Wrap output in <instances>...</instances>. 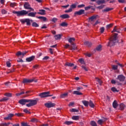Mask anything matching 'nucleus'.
I'll use <instances>...</instances> for the list:
<instances>
[{
    "label": "nucleus",
    "mask_w": 126,
    "mask_h": 126,
    "mask_svg": "<svg viewBox=\"0 0 126 126\" xmlns=\"http://www.w3.org/2000/svg\"><path fill=\"white\" fill-rule=\"evenodd\" d=\"M73 94H75L76 95H82V93L79 92L78 91H74Z\"/></svg>",
    "instance_id": "obj_26"
},
{
    "label": "nucleus",
    "mask_w": 126,
    "mask_h": 126,
    "mask_svg": "<svg viewBox=\"0 0 126 126\" xmlns=\"http://www.w3.org/2000/svg\"><path fill=\"white\" fill-rule=\"evenodd\" d=\"M11 7H14V6H15V5H16V3H11L10 4Z\"/></svg>",
    "instance_id": "obj_55"
},
{
    "label": "nucleus",
    "mask_w": 126,
    "mask_h": 126,
    "mask_svg": "<svg viewBox=\"0 0 126 126\" xmlns=\"http://www.w3.org/2000/svg\"><path fill=\"white\" fill-rule=\"evenodd\" d=\"M70 111L72 113H78V110L75 108H72V109H70Z\"/></svg>",
    "instance_id": "obj_34"
},
{
    "label": "nucleus",
    "mask_w": 126,
    "mask_h": 126,
    "mask_svg": "<svg viewBox=\"0 0 126 126\" xmlns=\"http://www.w3.org/2000/svg\"><path fill=\"white\" fill-rule=\"evenodd\" d=\"M76 7V4H73L71 5H70V8L72 9H73V8H75Z\"/></svg>",
    "instance_id": "obj_50"
},
{
    "label": "nucleus",
    "mask_w": 126,
    "mask_h": 126,
    "mask_svg": "<svg viewBox=\"0 0 126 126\" xmlns=\"http://www.w3.org/2000/svg\"><path fill=\"white\" fill-rule=\"evenodd\" d=\"M84 10H80L79 11H76L74 13L75 15H81L82 14H84Z\"/></svg>",
    "instance_id": "obj_9"
},
{
    "label": "nucleus",
    "mask_w": 126,
    "mask_h": 126,
    "mask_svg": "<svg viewBox=\"0 0 126 126\" xmlns=\"http://www.w3.org/2000/svg\"><path fill=\"white\" fill-rule=\"evenodd\" d=\"M36 14H37V12H32L28 14V16H30L31 17H35Z\"/></svg>",
    "instance_id": "obj_15"
},
{
    "label": "nucleus",
    "mask_w": 126,
    "mask_h": 126,
    "mask_svg": "<svg viewBox=\"0 0 126 126\" xmlns=\"http://www.w3.org/2000/svg\"><path fill=\"white\" fill-rule=\"evenodd\" d=\"M64 124H65V125H67V126H70V125L72 124V122H71V121H65L64 122Z\"/></svg>",
    "instance_id": "obj_39"
},
{
    "label": "nucleus",
    "mask_w": 126,
    "mask_h": 126,
    "mask_svg": "<svg viewBox=\"0 0 126 126\" xmlns=\"http://www.w3.org/2000/svg\"><path fill=\"white\" fill-rule=\"evenodd\" d=\"M112 69H113L114 70H117L118 69V65H112Z\"/></svg>",
    "instance_id": "obj_42"
},
{
    "label": "nucleus",
    "mask_w": 126,
    "mask_h": 126,
    "mask_svg": "<svg viewBox=\"0 0 126 126\" xmlns=\"http://www.w3.org/2000/svg\"><path fill=\"white\" fill-rule=\"evenodd\" d=\"M120 107L121 110H124L126 106L125 105V104H124V103H121L120 104Z\"/></svg>",
    "instance_id": "obj_37"
},
{
    "label": "nucleus",
    "mask_w": 126,
    "mask_h": 126,
    "mask_svg": "<svg viewBox=\"0 0 126 126\" xmlns=\"http://www.w3.org/2000/svg\"><path fill=\"white\" fill-rule=\"evenodd\" d=\"M29 103H31L32 104V106H34V105H36L37 104V101L39 100L38 98H36L35 100H32V99H28Z\"/></svg>",
    "instance_id": "obj_7"
},
{
    "label": "nucleus",
    "mask_w": 126,
    "mask_h": 126,
    "mask_svg": "<svg viewBox=\"0 0 126 126\" xmlns=\"http://www.w3.org/2000/svg\"><path fill=\"white\" fill-rule=\"evenodd\" d=\"M22 126H29L28 125H27V123H22Z\"/></svg>",
    "instance_id": "obj_64"
},
{
    "label": "nucleus",
    "mask_w": 126,
    "mask_h": 126,
    "mask_svg": "<svg viewBox=\"0 0 126 126\" xmlns=\"http://www.w3.org/2000/svg\"><path fill=\"white\" fill-rule=\"evenodd\" d=\"M84 44L88 47H90L92 45V43L89 42V41H85Z\"/></svg>",
    "instance_id": "obj_27"
},
{
    "label": "nucleus",
    "mask_w": 126,
    "mask_h": 126,
    "mask_svg": "<svg viewBox=\"0 0 126 126\" xmlns=\"http://www.w3.org/2000/svg\"><path fill=\"white\" fill-rule=\"evenodd\" d=\"M4 96H6L7 97H11V93H5Z\"/></svg>",
    "instance_id": "obj_49"
},
{
    "label": "nucleus",
    "mask_w": 126,
    "mask_h": 126,
    "mask_svg": "<svg viewBox=\"0 0 126 126\" xmlns=\"http://www.w3.org/2000/svg\"><path fill=\"white\" fill-rule=\"evenodd\" d=\"M31 122H32V123H36V122H37V119H35V118H33V119H32L31 120Z\"/></svg>",
    "instance_id": "obj_57"
},
{
    "label": "nucleus",
    "mask_w": 126,
    "mask_h": 126,
    "mask_svg": "<svg viewBox=\"0 0 126 126\" xmlns=\"http://www.w3.org/2000/svg\"><path fill=\"white\" fill-rule=\"evenodd\" d=\"M67 95H68V93H65L64 94H62L60 95V97H61V98H65V97H66V96H67Z\"/></svg>",
    "instance_id": "obj_29"
},
{
    "label": "nucleus",
    "mask_w": 126,
    "mask_h": 126,
    "mask_svg": "<svg viewBox=\"0 0 126 126\" xmlns=\"http://www.w3.org/2000/svg\"><path fill=\"white\" fill-rule=\"evenodd\" d=\"M7 100H8V98L4 97L0 99V102H5V101H7Z\"/></svg>",
    "instance_id": "obj_33"
},
{
    "label": "nucleus",
    "mask_w": 126,
    "mask_h": 126,
    "mask_svg": "<svg viewBox=\"0 0 126 126\" xmlns=\"http://www.w3.org/2000/svg\"><path fill=\"white\" fill-rule=\"evenodd\" d=\"M89 105L91 108H94L95 107V105H94V103L91 100L89 102Z\"/></svg>",
    "instance_id": "obj_22"
},
{
    "label": "nucleus",
    "mask_w": 126,
    "mask_h": 126,
    "mask_svg": "<svg viewBox=\"0 0 126 126\" xmlns=\"http://www.w3.org/2000/svg\"><path fill=\"white\" fill-rule=\"evenodd\" d=\"M31 82H33V80L24 79L23 81V83H30Z\"/></svg>",
    "instance_id": "obj_17"
},
{
    "label": "nucleus",
    "mask_w": 126,
    "mask_h": 126,
    "mask_svg": "<svg viewBox=\"0 0 126 126\" xmlns=\"http://www.w3.org/2000/svg\"><path fill=\"white\" fill-rule=\"evenodd\" d=\"M92 7L91 6H89L87 7H85V10H88V9H90V8Z\"/></svg>",
    "instance_id": "obj_62"
},
{
    "label": "nucleus",
    "mask_w": 126,
    "mask_h": 126,
    "mask_svg": "<svg viewBox=\"0 0 126 126\" xmlns=\"http://www.w3.org/2000/svg\"><path fill=\"white\" fill-rule=\"evenodd\" d=\"M97 18V15H93L89 18V21L90 22H92Z\"/></svg>",
    "instance_id": "obj_11"
},
{
    "label": "nucleus",
    "mask_w": 126,
    "mask_h": 126,
    "mask_svg": "<svg viewBox=\"0 0 126 126\" xmlns=\"http://www.w3.org/2000/svg\"><path fill=\"white\" fill-rule=\"evenodd\" d=\"M6 65L8 67H10V66H11V64L10 63V62H6Z\"/></svg>",
    "instance_id": "obj_52"
},
{
    "label": "nucleus",
    "mask_w": 126,
    "mask_h": 126,
    "mask_svg": "<svg viewBox=\"0 0 126 126\" xmlns=\"http://www.w3.org/2000/svg\"><path fill=\"white\" fill-rule=\"evenodd\" d=\"M111 10H113V8H106L105 9H104L103 10V11L104 12H108V11H110Z\"/></svg>",
    "instance_id": "obj_32"
},
{
    "label": "nucleus",
    "mask_w": 126,
    "mask_h": 126,
    "mask_svg": "<svg viewBox=\"0 0 126 126\" xmlns=\"http://www.w3.org/2000/svg\"><path fill=\"white\" fill-rule=\"evenodd\" d=\"M106 2V1L105 0H100L96 1V3L98 4H101V3H105Z\"/></svg>",
    "instance_id": "obj_28"
},
{
    "label": "nucleus",
    "mask_w": 126,
    "mask_h": 126,
    "mask_svg": "<svg viewBox=\"0 0 126 126\" xmlns=\"http://www.w3.org/2000/svg\"><path fill=\"white\" fill-rule=\"evenodd\" d=\"M76 49H77L76 45H75V44L74 43L72 44L71 50L72 51H75V50H76Z\"/></svg>",
    "instance_id": "obj_20"
},
{
    "label": "nucleus",
    "mask_w": 126,
    "mask_h": 126,
    "mask_svg": "<svg viewBox=\"0 0 126 126\" xmlns=\"http://www.w3.org/2000/svg\"><path fill=\"white\" fill-rule=\"evenodd\" d=\"M111 91L113 92H119V90H118L115 87H112L111 88Z\"/></svg>",
    "instance_id": "obj_40"
},
{
    "label": "nucleus",
    "mask_w": 126,
    "mask_h": 126,
    "mask_svg": "<svg viewBox=\"0 0 126 126\" xmlns=\"http://www.w3.org/2000/svg\"><path fill=\"white\" fill-rule=\"evenodd\" d=\"M24 113H26V114H31V112L29 111L28 110H27L26 109L24 110Z\"/></svg>",
    "instance_id": "obj_53"
},
{
    "label": "nucleus",
    "mask_w": 126,
    "mask_h": 126,
    "mask_svg": "<svg viewBox=\"0 0 126 126\" xmlns=\"http://www.w3.org/2000/svg\"><path fill=\"white\" fill-rule=\"evenodd\" d=\"M65 65L67 66H73V63H66Z\"/></svg>",
    "instance_id": "obj_43"
},
{
    "label": "nucleus",
    "mask_w": 126,
    "mask_h": 126,
    "mask_svg": "<svg viewBox=\"0 0 126 126\" xmlns=\"http://www.w3.org/2000/svg\"><path fill=\"white\" fill-rule=\"evenodd\" d=\"M62 36H63V34H57L55 35L54 37L56 40H60L62 38Z\"/></svg>",
    "instance_id": "obj_19"
},
{
    "label": "nucleus",
    "mask_w": 126,
    "mask_h": 126,
    "mask_svg": "<svg viewBox=\"0 0 126 126\" xmlns=\"http://www.w3.org/2000/svg\"><path fill=\"white\" fill-rule=\"evenodd\" d=\"M114 32H117V33H121L120 28H118L117 26H115L113 30L112 31V33H114Z\"/></svg>",
    "instance_id": "obj_10"
},
{
    "label": "nucleus",
    "mask_w": 126,
    "mask_h": 126,
    "mask_svg": "<svg viewBox=\"0 0 126 126\" xmlns=\"http://www.w3.org/2000/svg\"><path fill=\"white\" fill-rule=\"evenodd\" d=\"M16 56H17V57H19V56H21V52L19 51L16 53Z\"/></svg>",
    "instance_id": "obj_59"
},
{
    "label": "nucleus",
    "mask_w": 126,
    "mask_h": 126,
    "mask_svg": "<svg viewBox=\"0 0 126 126\" xmlns=\"http://www.w3.org/2000/svg\"><path fill=\"white\" fill-rule=\"evenodd\" d=\"M29 100L26 99H22L19 101V104L22 105V106H23L25 105L26 103H29Z\"/></svg>",
    "instance_id": "obj_6"
},
{
    "label": "nucleus",
    "mask_w": 126,
    "mask_h": 126,
    "mask_svg": "<svg viewBox=\"0 0 126 126\" xmlns=\"http://www.w3.org/2000/svg\"><path fill=\"white\" fill-rule=\"evenodd\" d=\"M47 60H49V57L48 56H45L43 58V61H47Z\"/></svg>",
    "instance_id": "obj_60"
},
{
    "label": "nucleus",
    "mask_w": 126,
    "mask_h": 126,
    "mask_svg": "<svg viewBox=\"0 0 126 126\" xmlns=\"http://www.w3.org/2000/svg\"><path fill=\"white\" fill-rule=\"evenodd\" d=\"M22 23H27V25H30V22H32L33 21L32 20H30L29 19H21L20 20Z\"/></svg>",
    "instance_id": "obj_4"
},
{
    "label": "nucleus",
    "mask_w": 126,
    "mask_h": 126,
    "mask_svg": "<svg viewBox=\"0 0 126 126\" xmlns=\"http://www.w3.org/2000/svg\"><path fill=\"white\" fill-rule=\"evenodd\" d=\"M60 17L63 19H66L67 18H69V15L67 14H64L60 16Z\"/></svg>",
    "instance_id": "obj_14"
},
{
    "label": "nucleus",
    "mask_w": 126,
    "mask_h": 126,
    "mask_svg": "<svg viewBox=\"0 0 126 126\" xmlns=\"http://www.w3.org/2000/svg\"><path fill=\"white\" fill-rule=\"evenodd\" d=\"M78 62H79V63H80L82 64H85V61H84V60L82 58L79 59Z\"/></svg>",
    "instance_id": "obj_23"
},
{
    "label": "nucleus",
    "mask_w": 126,
    "mask_h": 126,
    "mask_svg": "<svg viewBox=\"0 0 126 126\" xmlns=\"http://www.w3.org/2000/svg\"><path fill=\"white\" fill-rule=\"evenodd\" d=\"M71 11H72V9L70 7V8H69L68 10H66L65 12V13H68L69 12H71Z\"/></svg>",
    "instance_id": "obj_45"
},
{
    "label": "nucleus",
    "mask_w": 126,
    "mask_h": 126,
    "mask_svg": "<svg viewBox=\"0 0 126 126\" xmlns=\"http://www.w3.org/2000/svg\"><path fill=\"white\" fill-rule=\"evenodd\" d=\"M72 120H74V121H78L79 120V116H73L72 117Z\"/></svg>",
    "instance_id": "obj_24"
},
{
    "label": "nucleus",
    "mask_w": 126,
    "mask_h": 126,
    "mask_svg": "<svg viewBox=\"0 0 126 126\" xmlns=\"http://www.w3.org/2000/svg\"><path fill=\"white\" fill-rule=\"evenodd\" d=\"M61 26H62L63 27L64 26H67V24L66 22H63L61 24Z\"/></svg>",
    "instance_id": "obj_46"
},
{
    "label": "nucleus",
    "mask_w": 126,
    "mask_h": 126,
    "mask_svg": "<svg viewBox=\"0 0 126 126\" xmlns=\"http://www.w3.org/2000/svg\"><path fill=\"white\" fill-rule=\"evenodd\" d=\"M82 103L85 107H88V105H89V102L86 100H83Z\"/></svg>",
    "instance_id": "obj_21"
},
{
    "label": "nucleus",
    "mask_w": 126,
    "mask_h": 126,
    "mask_svg": "<svg viewBox=\"0 0 126 126\" xmlns=\"http://www.w3.org/2000/svg\"><path fill=\"white\" fill-rule=\"evenodd\" d=\"M25 94V92H22L21 93L16 94V96H20V95H22V94Z\"/></svg>",
    "instance_id": "obj_47"
},
{
    "label": "nucleus",
    "mask_w": 126,
    "mask_h": 126,
    "mask_svg": "<svg viewBox=\"0 0 126 126\" xmlns=\"http://www.w3.org/2000/svg\"><path fill=\"white\" fill-rule=\"evenodd\" d=\"M118 33H115L114 35L111 37V38L109 40V42H108L107 46L109 47H112L115 45V43L118 42Z\"/></svg>",
    "instance_id": "obj_1"
},
{
    "label": "nucleus",
    "mask_w": 126,
    "mask_h": 126,
    "mask_svg": "<svg viewBox=\"0 0 126 126\" xmlns=\"http://www.w3.org/2000/svg\"><path fill=\"white\" fill-rule=\"evenodd\" d=\"M91 126H97V124H96V122L94 121H92L91 122Z\"/></svg>",
    "instance_id": "obj_44"
},
{
    "label": "nucleus",
    "mask_w": 126,
    "mask_h": 126,
    "mask_svg": "<svg viewBox=\"0 0 126 126\" xmlns=\"http://www.w3.org/2000/svg\"><path fill=\"white\" fill-rule=\"evenodd\" d=\"M13 13L14 14H17V16H20L22 15H26V14H28V12L26 10H21L19 11H13Z\"/></svg>",
    "instance_id": "obj_2"
},
{
    "label": "nucleus",
    "mask_w": 126,
    "mask_h": 126,
    "mask_svg": "<svg viewBox=\"0 0 126 126\" xmlns=\"http://www.w3.org/2000/svg\"><path fill=\"white\" fill-rule=\"evenodd\" d=\"M103 122L104 121H103L102 120H99L97 121V124H98L99 125H102V124H103Z\"/></svg>",
    "instance_id": "obj_51"
},
{
    "label": "nucleus",
    "mask_w": 126,
    "mask_h": 126,
    "mask_svg": "<svg viewBox=\"0 0 126 126\" xmlns=\"http://www.w3.org/2000/svg\"><path fill=\"white\" fill-rule=\"evenodd\" d=\"M84 6H85V5H84V4H81V5H78V7L79 8H82V7H84Z\"/></svg>",
    "instance_id": "obj_54"
},
{
    "label": "nucleus",
    "mask_w": 126,
    "mask_h": 126,
    "mask_svg": "<svg viewBox=\"0 0 126 126\" xmlns=\"http://www.w3.org/2000/svg\"><path fill=\"white\" fill-rule=\"evenodd\" d=\"M49 94H50V92H46L39 94L38 96H39L40 98H46L49 97Z\"/></svg>",
    "instance_id": "obj_3"
},
{
    "label": "nucleus",
    "mask_w": 126,
    "mask_h": 126,
    "mask_svg": "<svg viewBox=\"0 0 126 126\" xmlns=\"http://www.w3.org/2000/svg\"><path fill=\"white\" fill-rule=\"evenodd\" d=\"M105 31V28L104 27H102L100 28V32L103 33Z\"/></svg>",
    "instance_id": "obj_58"
},
{
    "label": "nucleus",
    "mask_w": 126,
    "mask_h": 126,
    "mask_svg": "<svg viewBox=\"0 0 126 126\" xmlns=\"http://www.w3.org/2000/svg\"><path fill=\"white\" fill-rule=\"evenodd\" d=\"M55 103H52V102H49V103H46L45 104V107H47V108H52L55 106Z\"/></svg>",
    "instance_id": "obj_8"
},
{
    "label": "nucleus",
    "mask_w": 126,
    "mask_h": 126,
    "mask_svg": "<svg viewBox=\"0 0 126 126\" xmlns=\"http://www.w3.org/2000/svg\"><path fill=\"white\" fill-rule=\"evenodd\" d=\"M52 22H57L58 19L57 18H53L52 20Z\"/></svg>",
    "instance_id": "obj_56"
},
{
    "label": "nucleus",
    "mask_w": 126,
    "mask_h": 126,
    "mask_svg": "<svg viewBox=\"0 0 126 126\" xmlns=\"http://www.w3.org/2000/svg\"><path fill=\"white\" fill-rule=\"evenodd\" d=\"M96 81L99 83L100 85L102 84V81L99 78H95Z\"/></svg>",
    "instance_id": "obj_36"
},
{
    "label": "nucleus",
    "mask_w": 126,
    "mask_h": 126,
    "mask_svg": "<svg viewBox=\"0 0 126 126\" xmlns=\"http://www.w3.org/2000/svg\"><path fill=\"white\" fill-rule=\"evenodd\" d=\"M75 40V38H73V37H71L70 38H69L68 39V42L69 43H72V42H73V41Z\"/></svg>",
    "instance_id": "obj_38"
},
{
    "label": "nucleus",
    "mask_w": 126,
    "mask_h": 126,
    "mask_svg": "<svg viewBox=\"0 0 126 126\" xmlns=\"http://www.w3.org/2000/svg\"><path fill=\"white\" fill-rule=\"evenodd\" d=\"M95 50L96 51H101V50H102V45H99L97 46Z\"/></svg>",
    "instance_id": "obj_31"
},
{
    "label": "nucleus",
    "mask_w": 126,
    "mask_h": 126,
    "mask_svg": "<svg viewBox=\"0 0 126 126\" xmlns=\"http://www.w3.org/2000/svg\"><path fill=\"white\" fill-rule=\"evenodd\" d=\"M34 59H35V56H31V57L27 58L26 61L27 62H32V61H33Z\"/></svg>",
    "instance_id": "obj_18"
},
{
    "label": "nucleus",
    "mask_w": 126,
    "mask_h": 126,
    "mask_svg": "<svg viewBox=\"0 0 126 126\" xmlns=\"http://www.w3.org/2000/svg\"><path fill=\"white\" fill-rule=\"evenodd\" d=\"M13 116H14L13 114L10 113L8 115V117L4 118V120L5 121H6V120H11V118L12 117H13Z\"/></svg>",
    "instance_id": "obj_13"
},
{
    "label": "nucleus",
    "mask_w": 126,
    "mask_h": 126,
    "mask_svg": "<svg viewBox=\"0 0 126 126\" xmlns=\"http://www.w3.org/2000/svg\"><path fill=\"white\" fill-rule=\"evenodd\" d=\"M81 67L83 69H84V70H85V71H88V68L86 66L83 65L81 66Z\"/></svg>",
    "instance_id": "obj_35"
},
{
    "label": "nucleus",
    "mask_w": 126,
    "mask_h": 126,
    "mask_svg": "<svg viewBox=\"0 0 126 126\" xmlns=\"http://www.w3.org/2000/svg\"><path fill=\"white\" fill-rule=\"evenodd\" d=\"M113 27V24H110L106 26V29H109V28H111V27Z\"/></svg>",
    "instance_id": "obj_48"
},
{
    "label": "nucleus",
    "mask_w": 126,
    "mask_h": 126,
    "mask_svg": "<svg viewBox=\"0 0 126 126\" xmlns=\"http://www.w3.org/2000/svg\"><path fill=\"white\" fill-rule=\"evenodd\" d=\"M32 26H33V27H39V25L36 22H33L32 23Z\"/></svg>",
    "instance_id": "obj_41"
},
{
    "label": "nucleus",
    "mask_w": 126,
    "mask_h": 126,
    "mask_svg": "<svg viewBox=\"0 0 126 126\" xmlns=\"http://www.w3.org/2000/svg\"><path fill=\"white\" fill-rule=\"evenodd\" d=\"M113 108H114L115 109H116V108L118 107V103H117V101L116 100H114V101L113 102Z\"/></svg>",
    "instance_id": "obj_30"
},
{
    "label": "nucleus",
    "mask_w": 126,
    "mask_h": 126,
    "mask_svg": "<svg viewBox=\"0 0 126 126\" xmlns=\"http://www.w3.org/2000/svg\"><path fill=\"white\" fill-rule=\"evenodd\" d=\"M38 14L40 15H45L46 14V11L43 9H40L39 12H37Z\"/></svg>",
    "instance_id": "obj_16"
},
{
    "label": "nucleus",
    "mask_w": 126,
    "mask_h": 126,
    "mask_svg": "<svg viewBox=\"0 0 126 126\" xmlns=\"http://www.w3.org/2000/svg\"><path fill=\"white\" fill-rule=\"evenodd\" d=\"M36 17L38 19H42V20H43V21H46L47 20V18H46L45 17L39 16V17Z\"/></svg>",
    "instance_id": "obj_25"
},
{
    "label": "nucleus",
    "mask_w": 126,
    "mask_h": 126,
    "mask_svg": "<svg viewBox=\"0 0 126 126\" xmlns=\"http://www.w3.org/2000/svg\"><path fill=\"white\" fill-rule=\"evenodd\" d=\"M26 106H27V107H32V104H31V102H29V104H26Z\"/></svg>",
    "instance_id": "obj_63"
},
{
    "label": "nucleus",
    "mask_w": 126,
    "mask_h": 126,
    "mask_svg": "<svg viewBox=\"0 0 126 126\" xmlns=\"http://www.w3.org/2000/svg\"><path fill=\"white\" fill-rule=\"evenodd\" d=\"M0 126H7V123H1L0 124Z\"/></svg>",
    "instance_id": "obj_61"
},
{
    "label": "nucleus",
    "mask_w": 126,
    "mask_h": 126,
    "mask_svg": "<svg viewBox=\"0 0 126 126\" xmlns=\"http://www.w3.org/2000/svg\"><path fill=\"white\" fill-rule=\"evenodd\" d=\"M24 7L25 9H31L32 11H34V9L31 8L30 4L28 2H25L24 5Z\"/></svg>",
    "instance_id": "obj_5"
},
{
    "label": "nucleus",
    "mask_w": 126,
    "mask_h": 126,
    "mask_svg": "<svg viewBox=\"0 0 126 126\" xmlns=\"http://www.w3.org/2000/svg\"><path fill=\"white\" fill-rule=\"evenodd\" d=\"M118 79L120 80V81H124L125 79H126V77L123 75H120L118 76Z\"/></svg>",
    "instance_id": "obj_12"
}]
</instances>
